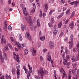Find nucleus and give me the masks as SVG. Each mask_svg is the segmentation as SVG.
Returning <instances> with one entry per match:
<instances>
[{
  "instance_id": "obj_53",
  "label": "nucleus",
  "mask_w": 79,
  "mask_h": 79,
  "mask_svg": "<svg viewBox=\"0 0 79 79\" xmlns=\"http://www.w3.org/2000/svg\"><path fill=\"white\" fill-rule=\"evenodd\" d=\"M48 25L49 27H52V26H53V25H52V23H48Z\"/></svg>"
},
{
  "instance_id": "obj_19",
  "label": "nucleus",
  "mask_w": 79,
  "mask_h": 79,
  "mask_svg": "<svg viewBox=\"0 0 79 79\" xmlns=\"http://www.w3.org/2000/svg\"><path fill=\"white\" fill-rule=\"evenodd\" d=\"M54 75L55 79H57L56 78V72L55 70H54Z\"/></svg>"
},
{
  "instance_id": "obj_24",
  "label": "nucleus",
  "mask_w": 79,
  "mask_h": 79,
  "mask_svg": "<svg viewBox=\"0 0 79 79\" xmlns=\"http://www.w3.org/2000/svg\"><path fill=\"white\" fill-rule=\"evenodd\" d=\"M63 13L60 14L57 17V19H60V18H61L63 16Z\"/></svg>"
},
{
  "instance_id": "obj_58",
  "label": "nucleus",
  "mask_w": 79,
  "mask_h": 79,
  "mask_svg": "<svg viewBox=\"0 0 79 79\" xmlns=\"http://www.w3.org/2000/svg\"><path fill=\"white\" fill-rule=\"evenodd\" d=\"M2 56V51H1V50L0 49V57Z\"/></svg>"
},
{
  "instance_id": "obj_29",
  "label": "nucleus",
  "mask_w": 79,
  "mask_h": 79,
  "mask_svg": "<svg viewBox=\"0 0 79 79\" xmlns=\"http://www.w3.org/2000/svg\"><path fill=\"white\" fill-rule=\"evenodd\" d=\"M21 28L22 31H24V26L23 24L21 25Z\"/></svg>"
},
{
  "instance_id": "obj_46",
  "label": "nucleus",
  "mask_w": 79,
  "mask_h": 79,
  "mask_svg": "<svg viewBox=\"0 0 79 79\" xmlns=\"http://www.w3.org/2000/svg\"><path fill=\"white\" fill-rule=\"evenodd\" d=\"M8 46H9V47H10V48H12V46H11V45L10 44V43H8Z\"/></svg>"
},
{
  "instance_id": "obj_6",
  "label": "nucleus",
  "mask_w": 79,
  "mask_h": 79,
  "mask_svg": "<svg viewBox=\"0 0 79 79\" xmlns=\"http://www.w3.org/2000/svg\"><path fill=\"white\" fill-rule=\"evenodd\" d=\"M26 8L25 7H23V12L24 15H25L26 16H27V15H28V13H27V11H26Z\"/></svg>"
},
{
  "instance_id": "obj_39",
  "label": "nucleus",
  "mask_w": 79,
  "mask_h": 79,
  "mask_svg": "<svg viewBox=\"0 0 79 79\" xmlns=\"http://www.w3.org/2000/svg\"><path fill=\"white\" fill-rule=\"evenodd\" d=\"M8 29L9 31H11V29H12V27H11V26L10 25H9L8 26Z\"/></svg>"
},
{
  "instance_id": "obj_63",
  "label": "nucleus",
  "mask_w": 79,
  "mask_h": 79,
  "mask_svg": "<svg viewBox=\"0 0 79 79\" xmlns=\"http://www.w3.org/2000/svg\"><path fill=\"white\" fill-rule=\"evenodd\" d=\"M0 79H4V76L3 75H2L1 78L0 77Z\"/></svg>"
},
{
  "instance_id": "obj_49",
  "label": "nucleus",
  "mask_w": 79,
  "mask_h": 79,
  "mask_svg": "<svg viewBox=\"0 0 79 79\" xmlns=\"http://www.w3.org/2000/svg\"><path fill=\"white\" fill-rule=\"evenodd\" d=\"M73 68H75L76 67V66H77V64L75 63L74 64H73Z\"/></svg>"
},
{
  "instance_id": "obj_35",
  "label": "nucleus",
  "mask_w": 79,
  "mask_h": 79,
  "mask_svg": "<svg viewBox=\"0 0 79 79\" xmlns=\"http://www.w3.org/2000/svg\"><path fill=\"white\" fill-rule=\"evenodd\" d=\"M55 22V21L53 19V18H51V23H53Z\"/></svg>"
},
{
  "instance_id": "obj_5",
  "label": "nucleus",
  "mask_w": 79,
  "mask_h": 79,
  "mask_svg": "<svg viewBox=\"0 0 79 79\" xmlns=\"http://www.w3.org/2000/svg\"><path fill=\"white\" fill-rule=\"evenodd\" d=\"M25 37L26 39H28L30 40H31V38L28 32H27L25 34Z\"/></svg>"
},
{
  "instance_id": "obj_51",
  "label": "nucleus",
  "mask_w": 79,
  "mask_h": 79,
  "mask_svg": "<svg viewBox=\"0 0 79 79\" xmlns=\"http://www.w3.org/2000/svg\"><path fill=\"white\" fill-rule=\"evenodd\" d=\"M44 7L45 8H48V4L46 3L45 4Z\"/></svg>"
},
{
  "instance_id": "obj_47",
  "label": "nucleus",
  "mask_w": 79,
  "mask_h": 79,
  "mask_svg": "<svg viewBox=\"0 0 79 79\" xmlns=\"http://www.w3.org/2000/svg\"><path fill=\"white\" fill-rule=\"evenodd\" d=\"M11 0H9L8 1V5H11Z\"/></svg>"
},
{
  "instance_id": "obj_32",
  "label": "nucleus",
  "mask_w": 79,
  "mask_h": 79,
  "mask_svg": "<svg viewBox=\"0 0 79 79\" xmlns=\"http://www.w3.org/2000/svg\"><path fill=\"white\" fill-rule=\"evenodd\" d=\"M74 14H75V12L74 11L72 12V14L71 15V18H73V16L74 15Z\"/></svg>"
},
{
  "instance_id": "obj_27",
  "label": "nucleus",
  "mask_w": 79,
  "mask_h": 79,
  "mask_svg": "<svg viewBox=\"0 0 79 79\" xmlns=\"http://www.w3.org/2000/svg\"><path fill=\"white\" fill-rule=\"evenodd\" d=\"M4 24L6 28V29H7V23L6 22V20H5L4 21Z\"/></svg>"
},
{
  "instance_id": "obj_14",
  "label": "nucleus",
  "mask_w": 79,
  "mask_h": 79,
  "mask_svg": "<svg viewBox=\"0 0 79 79\" xmlns=\"http://www.w3.org/2000/svg\"><path fill=\"white\" fill-rule=\"evenodd\" d=\"M28 66L29 69V72H28L30 73L31 74L32 73V68L30 66V65H29V64H28Z\"/></svg>"
},
{
  "instance_id": "obj_50",
  "label": "nucleus",
  "mask_w": 79,
  "mask_h": 79,
  "mask_svg": "<svg viewBox=\"0 0 79 79\" xmlns=\"http://www.w3.org/2000/svg\"><path fill=\"white\" fill-rule=\"evenodd\" d=\"M35 50H34V48H31L30 49V51L31 52H34Z\"/></svg>"
},
{
  "instance_id": "obj_7",
  "label": "nucleus",
  "mask_w": 79,
  "mask_h": 79,
  "mask_svg": "<svg viewBox=\"0 0 79 79\" xmlns=\"http://www.w3.org/2000/svg\"><path fill=\"white\" fill-rule=\"evenodd\" d=\"M28 18H29V19H26V20L28 23L30 24V25H31L32 23V20L30 19H31V17L30 16H28Z\"/></svg>"
},
{
  "instance_id": "obj_4",
  "label": "nucleus",
  "mask_w": 79,
  "mask_h": 79,
  "mask_svg": "<svg viewBox=\"0 0 79 79\" xmlns=\"http://www.w3.org/2000/svg\"><path fill=\"white\" fill-rule=\"evenodd\" d=\"M69 3V4H70V5H74V7H76V6H77V5H79V0L78 1H74L71 2Z\"/></svg>"
},
{
  "instance_id": "obj_34",
  "label": "nucleus",
  "mask_w": 79,
  "mask_h": 79,
  "mask_svg": "<svg viewBox=\"0 0 79 79\" xmlns=\"http://www.w3.org/2000/svg\"><path fill=\"white\" fill-rule=\"evenodd\" d=\"M24 53L25 55H27V54L28 53V50H27V49H25L24 51Z\"/></svg>"
},
{
  "instance_id": "obj_22",
  "label": "nucleus",
  "mask_w": 79,
  "mask_h": 79,
  "mask_svg": "<svg viewBox=\"0 0 79 79\" xmlns=\"http://www.w3.org/2000/svg\"><path fill=\"white\" fill-rule=\"evenodd\" d=\"M19 40L20 41H22L23 40V38L22 37V36L21 34L19 35Z\"/></svg>"
},
{
  "instance_id": "obj_64",
  "label": "nucleus",
  "mask_w": 79,
  "mask_h": 79,
  "mask_svg": "<svg viewBox=\"0 0 79 79\" xmlns=\"http://www.w3.org/2000/svg\"><path fill=\"white\" fill-rule=\"evenodd\" d=\"M77 75H78V76H79V70H77Z\"/></svg>"
},
{
  "instance_id": "obj_52",
  "label": "nucleus",
  "mask_w": 79,
  "mask_h": 79,
  "mask_svg": "<svg viewBox=\"0 0 79 79\" xmlns=\"http://www.w3.org/2000/svg\"><path fill=\"white\" fill-rule=\"evenodd\" d=\"M47 49H45L43 50V53H45L46 52H47Z\"/></svg>"
},
{
  "instance_id": "obj_21",
  "label": "nucleus",
  "mask_w": 79,
  "mask_h": 79,
  "mask_svg": "<svg viewBox=\"0 0 79 79\" xmlns=\"http://www.w3.org/2000/svg\"><path fill=\"white\" fill-rule=\"evenodd\" d=\"M6 79H11V76L10 75H9L7 74H6Z\"/></svg>"
},
{
  "instance_id": "obj_25",
  "label": "nucleus",
  "mask_w": 79,
  "mask_h": 79,
  "mask_svg": "<svg viewBox=\"0 0 79 79\" xmlns=\"http://www.w3.org/2000/svg\"><path fill=\"white\" fill-rule=\"evenodd\" d=\"M36 52H37V51H36V50H35L33 51L32 52V55H33V56H34L35 54H36Z\"/></svg>"
},
{
  "instance_id": "obj_17",
  "label": "nucleus",
  "mask_w": 79,
  "mask_h": 79,
  "mask_svg": "<svg viewBox=\"0 0 79 79\" xmlns=\"http://www.w3.org/2000/svg\"><path fill=\"white\" fill-rule=\"evenodd\" d=\"M12 73L13 75H15V72H16V69H12Z\"/></svg>"
},
{
  "instance_id": "obj_8",
  "label": "nucleus",
  "mask_w": 79,
  "mask_h": 79,
  "mask_svg": "<svg viewBox=\"0 0 79 79\" xmlns=\"http://www.w3.org/2000/svg\"><path fill=\"white\" fill-rule=\"evenodd\" d=\"M13 55H14L13 58H14L15 60H18L19 59V57L18 55H16V58H15L16 57V54H15V52H13Z\"/></svg>"
},
{
  "instance_id": "obj_48",
  "label": "nucleus",
  "mask_w": 79,
  "mask_h": 79,
  "mask_svg": "<svg viewBox=\"0 0 79 79\" xmlns=\"http://www.w3.org/2000/svg\"><path fill=\"white\" fill-rule=\"evenodd\" d=\"M71 72L73 73V74H74V75H75V74H76V73H75V71H74V70H72Z\"/></svg>"
},
{
  "instance_id": "obj_13",
  "label": "nucleus",
  "mask_w": 79,
  "mask_h": 79,
  "mask_svg": "<svg viewBox=\"0 0 79 79\" xmlns=\"http://www.w3.org/2000/svg\"><path fill=\"white\" fill-rule=\"evenodd\" d=\"M0 59L1 63H3L5 62V60H4V58L3 57V56H1L0 57Z\"/></svg>"
},
{
  "instance_id": "obj_42",
  "label": "nucleus",
  "mask_w": 79,
  "mask_h": 79,
  "mask_svg": "<svg viewBox=\"0 0 79 79\" xmlns=\"http://www.w3.org/2000/svg\"><path fill=\"white\" fill-rule=\"evenodd\" d=\"M66 55H65V52H63L62 54L63 58H65Z\"/></svg>"
},
{
  "instance_id": "obj_44",
  "label": "nucleus",
  "mask_w": 79,
  "mask_h": 79,
  "mask_svg": "<svg viewBox=\"0 0 79 79\" xmlns=\"http://www.w3.org/2000/svg\"><path fill=\"white\" fill-rule=\"evenodd\" d=\"M71 64V62H69L68 63H66L65 64H64V65H67V66H69V64Z\"/></svg>"
},
{
  "instance_id": "obj_33",
  "label": "nucleus",
  "mask_w": 79,
  "mask_h": 79,
  "mask_svg": "<svg viewBox=\"0 0 79 79\" xmlns=\"http://www.w3.org/2000/svg\"><path fill=\"white\" fill-rule=\"evenodd\" d=\"M40 22L38 21L37 20V27H40Z\"/></svg>"
},
{
  "instance_id": "obj_9",
  "label": "nucleus",
  "mask_w": 79,
  "mask_h": 79,
  "mask_svg": "<svg viewBox=\"0 0 79 79\" xmlns=\"http://www.w3.org/2000/svg\"><path fill=\"white\" fill-rule=\"evenodd\" d=\"M51 52H49L48 55V60L49 62H50L51 60Z\"/></svg>"
},
{
  "instance_id": "obj_1",
  "label": "nucleus",
  "mask_w": 79,
  "mask_h": 79,
  "mask_svg": "<svg viewBox=\"0 0 79 79\" xmlns=\"http://www.w3.org/2000/svg\"><path fill=\"white\" fill-rule=\"evenodd\" d=\"M38 73L39 75H41V76H44V74L47 75L48 74V71L46 70H43L42 67H40L39 70H38Z\"/></svg>"
},
{
  "instance_id": "obj_57",
  "label": "nucleus",
  "mask_w": 79,
  "mask_h": 79,
  "mask_svg": "<svg viewBox=\"0 0 79 79\" xmlns=\"http://www.w3.org/2000/svg\"><path fill=\"white\" fill-rule=\"evenodd\" d=\"M71 60L72 62H74V61H75V59L72 57L71 58Z\"/></svg>"
},
{
  "instance_id": "obj_43",
  "label": "nucleus",
  "mask_w": 79,
  "mask_h": 79,
  "mask_svg": "<svg viewBox=\"0 0 79 79\" xmlns=\"http://www.w3.org/2000/svg\"><path fill=\"white\" fill-rule=\"evenodd\" d=\"M40 60L41 61H44L43 57H42V56H40Z\"/></svg>"
},
{
  "instance_id": "obj_23",
  "label": "nucleus",
  "mask_w": 79,
  "mask_h": 79,
  "mask_svg": "<svg viewBox=\"0 0 79 79\" xmlns=\"http://www.w3.org/2000/svg\"><path fill=\"white\" fill-rule=\"evenodd\" d=\"M40 39L41 41H43V40H45V36H43L41 37L40 38Z\"/></svg>"
},
{
  "instance_id": "obj_26",
  "label": "nucleus",
  "mask_w": 79,
  "mask_h": 79,
  "mask_svg": "<svg viewBox=\"0 0 79 79\" xmlns=\"http://www.w3.org/2000/svg\"><path fill=\"white\" fill-rule=\"evenodd\" d=\"M70 58H71V56L68 55L66 56V59H67V60H68L69 59H70Z\"/></svg>"
},
{
  "instance_id": "obj_10",
  "label": "nucleus",
  "mask_w": 79,
  "mask_h": 79,
  "mask_svg": "<svg viewBox=\"0 0 79 79\" xmlns=\"http://www.w3.org/2000/svg\"><path fill=\"white\" fill-rule=\"evenodd\" d=\"M4 37V35H3L2 36V38L1 39V44H3V42L4 43H6V40L5 39H4L3 37Z\"/></svg>"
},
{
  "instance_id": "obj_56",
  "label": "nucleus",
  "mask_w": 79,
  "mask_h": 79,
  "mask_svg": "<svg viewBox=\"0 0 79 79\" xmlns=\"http://www.w3.org/2000/svg\"><path fill=\"white\" fill-rule=\"evenodd\" d=\"M77 48H79V42H78L77 44Z\"/></svg>"
},
{
  "instance_id": "obj_2",
  "label": "nucleus",
  "mask_w": 79,
  "mask_h": 79,
  "mask_svg": "<svg viewBox=\"0 0 79 79\" xmlns=\"http://www.w3.org/2000/svg\"><path fill=\"white\" fill-rule=\"evenodd\" d=\"M70 39H71V42L70 41H69V44H70L69 45V48L70 50H71L72 48H73V39L74 38H73V35H71L70 36Z\"/></svg>"
},
{
  "instance_id": "obj_11",
  "label": "nucleus",
  "mask_w": 79,
  "mask_h": 79,
  "mask_svg": "<svg viewBox=\"0 0 79 79\" xmlns=\"http://www.w3.org/2000/svg\"><path fill=\"white\" fill-rule=\"evenodd\" d=\"M49 47L51 48H52L54 47V44L53 42L51 41L49 42Z\"/></svg>"
},
{
  "instance_id": "obj_20",
  "label": "nucleus",
  "mask_w": 79,
  "mask_h": 79,
  "mask_svg": "<svg viewBox=\"0 0 79 79\" xmlns=\"http://www.w3.org/2000/svg\"><path fill=\"white\" fill-rule=\"evenodd\" d=\"M76 61H79V54H77L75 58Z\"/></svg>"
},
{
  "instance_id": "obj_60",
  "label": "nucleus",
  "mask_w": 79,
  "mask_h": 79,
  "mask_svg": "<svg viewBox=\"0 0 79 79\" xmlns=\"http://www.w3.org/2000/svg\"><path fill=\"white\" fill-rule=\"evenodd\" d=\"M47 10H48V8H44V11L45 12H47Z\"/></svg>"
},
{
  "instance_id": "obj_18",
  "label": "nucleus",
  "mask_w": 79,
  "mask_h": 79,
  "mask_svg": "<svg viewBox=\"0 0 79 79\" xmlns=\"http://www.w3.org/2000/svg\"><path fill=\"white\" fill-rule=\"evenodd\" d=\"M62 26V22L61 21L59 23V24L58 25V28H60Z\"/></svg>"
},
{
  "instance_id": "obj_12",
  "label": "nucleus",
  "mask_w": 79,
  "mask_h": 79,
  "mask_svg": "<svg viewBox=\"0 0 79 79\" xmlns=\"http://www.w3.org/2000/svg\"><path fill=\"white\" fill-rule=\"evenodd\" d=\"M19 69H18V70H16V73L17 76V78L19 79V75H20V72H19Z\"/></svg>"
},
{
  "instance_id": "obj_3",
  "label": "nucleus",
  "mask_w": 79,
  "mask_h": 79,
  "mask_svg": "<svg viewBox=\"0 0 79 79\" xmlns=\"http://www.w3.org/2000/svg\"><path fill=\"white\" fill-rule=\"evenodd\" d=\"M60 71L61 74H63L62 77L63 78H64V77L66 76V72L64 70V69L62 67L60 68Z\"/></svg>"
},
{
  "instance_id": "obj_45",
  "label": "nucleus",
  "mask_w": 79,
  "mask_h": 79,
  "mask_svg": "<svg viewBox=\"0 0 79 79\" xmlns=\"http://www.w3.org/2000/svg\"><path fill=\"white\" fill-rule=\"evenodd\" d=\"M21 45L23 47H25L26 46V44L25 43L22 44Z\"/></svg>"
},
{
  "instance_id": "obj_38",
  "label": "nucleus",
  "mask_w": 79,
  "mask_h": 79,
  "mask_svg": "<svg viewBox=\"0 0 79 79\" xmlns=\"http://www.w3.org/2000/svg\"><path fill=\"white\" fill-rule=\"evenodd\" d=\"M63 48H63V46H61V51H60V52H61V53H63Z\"/></svg>"
},
{
  "instance_id": "obj_36",
  "label": "nucleus",
  "mask_w": 79,
  "mask_h": 79,
  "mask_svg": "<svg viewBox=\"0 0 79 79\" xmlns=\"http://www.w3.org/2000/svg\"><path fill=\"white\" fill-rule=\"evenodd\" d=\"M27 77L28 79H29V77H31V74L29 72H28V75H27Z\"/></svg>"
},
{
  "instance_id": "obj_28",
  "label": "nucleus",
  "mask_w": 79,
  "mask_h": 79,
  "mask_svg": "<svg viewBox=\"0 0 79 79\" xmlns=\"http://www.w3.org/2000/svg\"><path fill=\"white\" fill-rule=\"evenodd\" d=\"M16 44L17 46H18L19 47V48H21V44H19V42H16Z\"/></svg>"
},
{
  "instance_id": "obj_37",
  "label": "nucleus",
  "mask_w": 79,
  "mask_h": 79,
  "mask_svg": "<svg viewBox=\"0 0 79 79\" xmlns=\"http://www.w3.org/2000/svg\"><path fill=\"white\" fill-rule=\"evenodd\" d=\"M53 33L54 35H56V34L57 33V31L56 30V29L54 30Z\"/></svg>"
},
{
  "instance_id": "obj_41",
  "label": "nucleus",
  "mask_w": 79,
  "mask_h": 79,
  "mask_svg": "<svg viewBox=\"0 0 79 79\" xmlns=\"http://www.w3.org/2000/svg\"><path fill=\"white\" fill-rule=\"evenodd\" d=\"M23 68L25 71V73L27 74V69H26V68L25 67H23Z\"/></svg>"
},
{
  "instance_id": "obj_62",
  "label": "nucleus",
  "mask_w": 79,
  "mask_h": 79,
  "mask_svg": "<svg viewBox=\"0 0 79 79\" xmlns=\"http://www.w3.org/2000/svg\"><path fill=\"white\" fill-rule=\"evenodd\" d=\"M73 79H78V77L77 76H76V78L73 77Z\"/></svg>"
},
{
  "instance_id": "obj_59",
  "label": "nucleus",
  "mask_w": 79,
  "mask_h": 79,
  "mask_svg": "<svg viewBox=\"0 0 79 79\" xmlns=\"http://www.w3.org/2000/svg\"><path fill=\"white\" fill-rule=\"evenodd\" d=\"M17 70H18V69H19V68H20V65L17 66Z\"/></svg>"
},
{
  "instance_id": "obj_16",
  "label": "nucleus",
  "mask_w": 79,
  "mask_h": 79,
  "mask_svg": "<svg viewBox=\"0 0 79 79\" xmlns=\"http://www.w3.org/2000/svg\"><path fill=\"white\" fill-rule=\"evenodd\" d=\"M69 27L71 28V29H73V28L74 27V23H71L69 25Z\"/></svg>"
},
{
  "instance_id": "obj_61",
  "label": "nucleus",
  "mask_w": 79,
  "mask_h": 79,
  "mask_svg": "<svg viewBox=\"0 0 79 79\" xmlns=\"http://www.w3.org/2000/svg\"><path fill=\"white\" fill-rule=\"evenodd\" d=\"M35 12V9L33 8L32 10H31L32 13H34Z\"/></svg>"
},
{
  "instance_id": "obj_55",
  "label": "nucleus",
  "mask_w": 79,
  "mask_h": 79,
  "mask_svg": "<svg viewBox=\"0 0 79 79\" xmlns=\"http://www.w3.org/2000/svg\"><path fill=\"white\" fill-rule=\"evenodd\" d=\"M59 35L60 37H62L63 35V32H61Z\"/></svg>"
},
{
  "instance_id": "obj_54",
  "label": "nucleus",
  "mask_w": 79,
  "mask_h": 79,
  "mask_svg": "<svg viewBox=\"0 0 79 79\" xmlns=\"http://www.w3.org/2000/svg\"><path fill=\"white\" fill-rule=\"evenodd\" d=\"M65 53L66 54H69V51H68V50L65 51Z\"/></svg>"
},
{
  "instance_id": "obj_15",
  "label": "nucleus",
  "mask_w": 79,
  "mask_h": 79,
  "mask_svg": "<svg viewBox=\"0 0 79 79\" xmlns=\"http://www.w3.org/2000/svg\"><path fill=\"white\" fill-rule=\"evenodd\" d=\"M3 56L5 60H7V58H8L7 54H6V53H4L3 54Z\"/></svg>"
},
{
  "instance_id": "obj_40",
  "label": "nucleus",
  "mask_w": 79,
  "mask_h": 79,
  "mask_svg": "<svg viewBox=\"0 0 79 79\" xmlns=\"http://www.w3.org/2000/svg\"><path fill=\"white\" fill-rule=\"evenodd\" d=\"M54 11L53 10H50V12L49 13V15H51L52 14V13H53Z\"/></svg>"
},
{
  "instance_id": "obj_30",
  "label": "nucleus",
  "mask_w": 79,
  "mask_h": 79,
  "mask_svg": "<svg viewBox=\"0 0 79 79\" xmlns=\"http://www.w3.org/2000/svg\"><path fill=\"white\" fill-rule=\"evenodd\" d=\"M64 58H63V60H64V64H66V63L67 62V60L66 59H64Z\"/></svg>"
},
{
  "instance_id": "obj_31",
  "label": "nucleus",
  "mask_w": 79,
  "mask_h": 79,
  "mask_svg": "<svg viewBox=\"0 0 79 79\" xmlns=\"http://www.w3.org/2000/svg\"><path fill=\"white\" fill-rule=\"evenodd\" d=\"M66 14L67 15H69V14H70V9L67 10L66 12Z\"/></svg>"
}]
</instances>
